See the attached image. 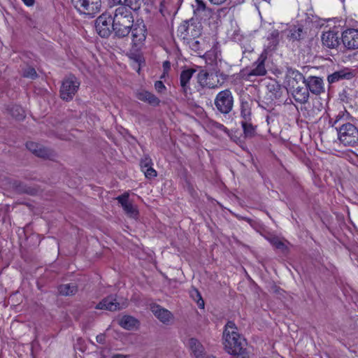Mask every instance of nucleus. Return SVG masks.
<instances>
[{"label":"nucleus","instance_id":"nucleus-29","mask_svg":"<svg viewBox=\"0 0 358 358\" xmlns=\"http://www.w3.org/2000/svg\"><path fill=\"white\" fill-rule=\"evenodd\" d=\"M251 106L248 101H242L241 104V116L243 120L251 121Z\"/></svg>","mask_w":358,"mask_h":358},{"label":"nucleus","instance_id":"nucleus-42","mask_svg":"<svg viewBox=\"0 0 358 358\" xmlns=\"http://www.w3.org/2000/svg\"><path fill=\"white\" fill-rule=\"evenodd\" d=\"M96 341L97 343H101V344H103L105 343V341H106V336L104 334H100L99 335L96 336Z\"/></svg>","mask_w":358,"mask_h":358},{"label":"nucleus","instance_id":"nucleus-19","mask_svg":"<svg viewBox=\"0 0 358 358\" xmlns=\"http://www.w3.org/2000/svg\"><path fill=\"white\" fill-rule=\"evenodd\" d=\"M215 77H217V76L213 75V73H209L206 71H201L197 74V81L199 84L201 86V87H207L209 89H215L216 85H213L207 82L208 80H213Z\"/></svg>","mask_w":358,"mask_h":358},{"label":"nucleus","instance_id":"nucleus-15","mask_svg":"<svg viewBox=\"0 0 358 358\" xmlns=\"http://www.w3.org/2000/svg\"><path fill=\"white\" fill-rule=\"evenodd\" d=\"M265 57L262 55L258 58L257 62L253 64V68L248 73L247 77L251 79L253 76H262L266 73V70L264 65Z\"/></svg>","mask_w":358,"mask_h":358},{"label":"nucleus","instance_id":"nucleus-50","mask_svg":"<svg viewBox=\"0 0 358 358\" xmlns=\"http://www.w3.org/2000/svg\"><path fill=\"white\" fill-rule=\"evenodd\" d=\"M204 358H216V357L214 356H212V355H208V356L204 357Z\"/></svg>","mask_w":358,"mask_h":358},{"label":"nucleus","instance_id":"nucleus-1","mask_svg":"<svg viewBox=\"0 0 358 358\" xmlns=\"http://www.w3.org/2000/svg\"><path fill=\"white\" fill-rule=\"evenodd\" d=\"M224 345L225 350L231 355L241 356L242 358H249L247 352V342L237 331L234 322L229 321L223 332Z\"/></svg>","mask_w":358,"mask_h":358},{"label":"nucleus","instance_id":"nucleus-25","mask_svg":"<svg viewBox=\"0 0 358 358\" xmlns=\"http://www.w3.org/2000/svg\"><path fill=\"white\" fill-rule=\"evenodd\" d=\"M58 292L63 296H73L78 292V286L76 283L61 285L58 287Z\"/></svg>","mask_w":358,"mask_h":358},{"label":"nucleus","instance_id":"nucleus-36","mask_svg":"<svg viewBox=\"0 0 358 358\" xmlns=\"http://www.w3.org/2000/svg\"><path fill=\"white\" fill-rule=\"evenodd\" d=\"M23 76L26 78H29L31 79H35L37 78V73L33 67L29 66L26 68L23 71Z\"/></svg>","mask_w":358,"mask_h":358},{"label":"nucleus","instance_id":"nucleus-9","mask_svg":"<svg viewBox=\"0 0 358 358\" xmlns=\"http://www.w3.org/2000/svg\"><path fill=\"white\" fill-rule=\"evenodd\" d=\"M113 16L108 13L101 14L95 21V28L98 34L102 38L110 36L112 27Z\"/></svg>","mask_w":358,"mask_h":358},{"label":"nucleus","instance_id":"nucleus-3","mask_svg":"<svg viewBox=\"0 0 358 358\" xmlns=\"http://www.w3.org/2000/svg\"><path fill=\"white\" fill-rule=\"evenodd\" d=\"M234 103V98L229 89L219 92L214 99L215 109L223 115H229L233 110Z\"/></svg>","mask_w":358,"mask_h":358},{"label":"nucleus","instance_id":"nucleus-40","mask_svg":"<svg viewBox=\"0 0 358 358\" xmlns=\"http://www.w3.org/2000/svg\"><path fill=\"white\" fill-rule=\"evenodd\" d=\"M155 90L158 92H160V93L164 92L165 91V90H166V87L164 85L163 82H162L160 80H158V81L155 82Z\"/></svg>","mask_w":358,"mask_h":358},{"label":"nucleus","instance_id":"nucleus-20","mask_svg":"<svg viewBox=\"0 0 358 358\" xmlns=\"http://www.w3.org/2000/svg\"><path fill=\"white\" fill-rule=\"evenodd\" d=\"M152 312L162 322L167 323L172 317V314L166 309L162 308L159 306L152 307Z\"/></svg>","mask_w":358,"mask_h":358},{"label":"nucleus","instance_id":"nucleus-23","mask_svg":"<svg viewBox=\"0 0 358 358\" xmlns=\"http://www.w3.org/2000/svg\"><path fill=\"white\" fill-rule=\"evenodd\" d=\"M188 343L196 358H204L206 357L204 348L197 339L192 338L189 340Z\"/></svg>","mask_w":358,"mask_h":358},{"label":"nucleus","instance_id":"nucleus-6","mask_svg":"<svg viewBox=\"0 0 358 358\" xmlns=\"http://www.w3.org/2000/svg\"><path fill=\"white\" fill-rule=\"evenodd\" d=\"M296 79H301L303 84L308 88L312 94L319 95L324 92L323 80L317 76H309L306 78L302 73H294Z\"/></svg>","mask_w":358,"mask_h":358},{"label":"nucleus","instance_id":"nucleus-26","mask_svg":"<svg viewBox=\"0 0 358 358\" xmlns=\"http://www.w3.org/2000/svg\"><path fill=\"white\" fill-rule=\"evenodd\" d=\"M138 324V320L132 316L124 315L120 322L119 324L124 329L130 330L133 329Z\"/></svg>","mask_w":358,"mask_h":358},{"label":"nucleus","instance_id":"nucleus-34","mask_svg":"<svg viewBox=\"0 0 358 358\" xmlns=\"http://www.w3.org/2000/svg\"><path fill=\"white\" fill-rule=\"evenodd\" d=\"M279 31L278 30H273L271 32L269 36L268 37V40L270 41L271 45L269 48H275L278 43V38H279Z\"/></svg>","mask_w":358,"mask_h":358},{"label":"nucleus","instance_id":"nucleus-27","mask_svg":"<svg viewBox=\"0 0 358 358\" xmlns=\"http://www.w3.org/2000/svg\"><path fill=\"white\" fill-rule=\"evenodd\" d=\"M305 31L301 26H294L289 31L288 37L290 40L300 41L305 37Z\"/></svg>","mask_w":358,"mask_h":358},{"label":"nucleus","instance_id":"nucleus-24","mask_svg":"<svg viewBox=\"0 0 358 358\" xmlns=\"http://www.w3.org/2000/svg\"><path fill=\"white\" fill-rule=\"evenodd\" d=\"M193 30H194V26L192 24H189L187 22H184L178 27L177 31L180 37L186 39L188 36H194L196 35L192 33Z\"/></svg>","mask_w":358,"mask_h":358},{"label":"nucleus","instance_id":"nucleus-37","mask_svg":"<svg viewBox=\"0 0 358 358\" xmlns=\"http://www.w3.org/2000/svg\"><path fill=\"white\" fill-rule=\"evenodd\" d=\"M40 144L36 143L35 142H27L26 143L27 148L33 154H35V152L38 150L39 148H41Z\"/></svg>","mask_w":358,"mask_h":358},{"label":"nucleus","instance_id":"nucleus-5","mask_svg":"<svg viewBox=\"0 0 358 358\" xmlns=\"http://www.w3.org/2000/svg\"><path fill=\"white\" fill-rule=\"evenodd\" d=\"M80 83L74 76L65 78L60 88V97L66 101L71 100L77 92Z\"/></svg>","mask_w":358,"mask_h":358},{"label":"nucleus","instance_id":"nucleus-46","mask_svg":"<svg viewBox=\"0 0 358 358\" xmlns=\"http://www.w3.org/2000/svg\"><path fill=\"white\" fill-rule=\"evenodd\" d=\"M211 3L215 5H221L224 3L227 0H208Z\"/></svg>","mask_w":358,"mask_h":358},{"label":"nucleus","instance_id":"nucleus-13","mask_svg":"<svg viewBox=\"0 0 358 358\" xmlns=\"http://www.w3.org/2000/svg\"><path fill=\"white\" fill-rule=\"evenodd\" d=\"M196 72L194 69H187L183 70L180 75V86L181 92L187 96L191 94L190 80L193 74Z\"/></svg>","mask_w":358,"mask_h":358},{"label":"nucleus","instance_id":"nucleus-8","mask_svg":"<svg viewBox=\"0 0 358 358\" xmlns=\"http://www.w3.org/2000/svg\"><path fill=\"white\" fill-rule=\"evenodd\" d=\"M131 33L134 46L141 48L144 45L147 36V27L143 21L138 20L134 22Z\"/></svg>","mask_w":358,"mask_h":358},{"label":"nucleus","instance_id":"nucleus-17","mask_svg":"<svg viewBox=\"0 0 358 358\" xmlns=\"http://www.w3.org/2000/svg\"><path fill=\"white\" fill-rule=\"evenodd\" d=\"M339 36L337 32L332 31L324 32L322 36V41L324 46L335 48L339 45Z\"/></svg>","mask_w":358,"mask_h":358},{"label":"nucleus","instance_id":"nucleus-33","mask_svg":"<svg viewBox=\"0 0 358 358\" xmlns=\"http://www.w3.org/2000/svg\"><path fill=\"white\" fill-rule=\"evenodd\" d=\"M34 155L38 157L44 159H50L54 156L52 150L45 148L43 145H41V148L37 150Z\"/></svg>","mask_w":358,"mask_h":358},{"label":"nucleus","instance_id":"nucleus-48","mask_svg":"<svg viewBox=\"0 0 358 358\" xmlns=\"http://www.w3.org/2000/svg\"><path fill=\"white\" fill-rule=\"evenodd\" d=\"M22 1L27 6H32L35 2V0H22Z\"/></svg>","mask_w":358,"mask_h":358},{"label":"nucleus","instance_id":"nucleus-30","mask_svg":"<svg viewBox=\"0 0 358 358\" xmlns=\"http://www.w3.org/2000/svg\"><path fill=\"white\" fill-rule=\"evenodd\" d=\"M10 114L16 120H21L25 117L24 110L18 105H13L8 108Z\"/></svg>","mask_w":358,"mask_h":358},{"label":"nucleus","instance_id":"nucleus-22","mask_svg":"<svg viewBox=\"0 0 358 358\" xmlns=\"http://www.w3.org/2000/svg\"><path fill=\"white\" fill-rule=\"evenodd\" d=\"M136 97L145 102H148L152 106L159 105L160 100L153 94L150 92L141 90L136 93Z\"/></svg>","mask_w":358,"mask_h":358},{"label":"nucleus","instance_id":"nucleus-4","mask_svg":"<svg viewBox=\"0 0 358 358\" xmlns=\"http://www.w3.org/2000/svg\"><path fill=\"white\" fill-rule=\"evenodd\" d=\"M74 8L80 13L94 15L100 11L101 0H71Z\"/></svg>","mask_w":358,"mask_h":358},{"label":"nucleus","instance_id":"nucleus-16","mask_svg":"<svg viewBox=\"0 0 358 358\" xmlns=\"http://www.w3.org/2000/svg\"><path fill=\"white\" fill-rule=\"evenodd\" d=\"M292 86L293 88L292 94L294 100L300 103H307L309 99V92L308 88L306 86H298L295 87L293 82L292 83Z\"/></svg>","mask_w":358,"mask_h":358},{"label":"nucleus","instance_id":"nucleus-28","mask_svg":"<svg viewBox=\"0 0 358 358\" xmlns=\"http://www.w3.org/2000/svg\"><path fill=\"white\" fill-rule=\"evenodd\" d=\"M241 126L243 127V134L245 138H252L255 136L256 129L250 121L242 120Z\"/></svg>","mask_w":358,"mask_h":358},{"label":"nucleus","instance_id":"nucleus-43","mask_svg":"<svg viewBox=\"0 0 358 358\" xmlns=\"http://www.w3.org/2000/svg\"><path fill=\"white\" fill-rule=\"evenodd\" d=\"M214 125H215V128H217L221 131H223L225 133L229 132L228 129L225 126H224L222 124L215 122Z\"/></svg>","mask_w":358,"mask_h":358},{"label":"nucleus","instance_id":"nucleus-45","mask_svg":"<svg viewBox=\"0 0 358 358\" xmlns=\"http://www.w3.org/2000/svg\"><path fill=\"white\" fill-rule=\"evenodd\" d=\"M110 358H129V355H122V354H115L111 356Z\"/></svg>","mask_w":358,"mask_h":358},{"label":"nucleus","instance_id":"nucleus-38","mask_svg":"<svg viewBox=\"0 0 358 358\" xmlns=\"http://www.w3.org/2000/svg\"><path fill=\"white\" fill-rule=\"evenodd\" d=\"M152 164V159L148 157H145L141 161V167L142 169V171L151 167Z\"/></svg>","mask_w":358,"mask_h":358},{"label":"nucleus","instance_id":"nucleus-11","mask_svg":"<svg viewBox=\"0 0 358 358\" xmlns=\"http://www.w3.org/2000/svg\"><path fill=\"white\" fill-rule=\"evenodd\" d=\"M352 119L350 114L344 109L340 111L334 117L330 118L329 123L334 127L338 133L340 129L347 125H350L352 123L350 122Z\"/></svg>","mask_w":358,"mask_h":358},{"label":"nucleus","instance_id":"nucleus-12","mask_svg":"<svg viewBox=\"0 0 358 358\" xmlns=\"http://www.w3.org/2000/svg\"><path fill=\"white\" fill-rule=\"evenodd\" d=\"M342 42L343 45L348 50H356L358 48V30L349 29L342 34Z\"/></svg>","mask_w":358,"mask_h":358},{"label":"nucleus","instance_id":"nucleus-39","mask_svg":"<svg viewBox=\"0 0 358 358\" xmlns=\"http://www.w3.org/2000/svg\"><path fill=\"white\" fill-rule=\"evenodd\" d=\"M143 171L147 178H152L157 176V171L152 167L148 168Z\"/></svg>","mask_w":358,"mask_h":358},{"label":"nucleus","instance_id":"nucleus-10","mask_svg":"<svg viewBox=\"0 0 358 358\" xmlns=\"http://www.w3.org/2000/svg\"><path fill=\"white\" fill-rule=\"evenodd\" d=\"M127 306V303L126 302L120 304L117 301L116 295H109L103 299L99 303H97L95 306V308L106 310L109 311H116L125 308Z\"/></svg>","mask_w":358,"mask_h":358},{"label":"nucleus","instance_id":"nucleus-44","mask_svg":"<svg viewBox=\"0 0 358 358\" xmlns=\"http://www.w3.org/2000/svg\"><path fill=\"white\" fill-rule=\"evenodd\" d=\"M196 1H197V4H198L197 9L204 10L206 9L205 3L203 2L202 1H199V0H196Z\"/></svg>","mask_w":358,"mask_h":358},{"label":"nucleus","instance_id":"nucleus-2","mask_svg":"<svg viewBox=\"0 0 358 358\" xmlns=\"http://www.w3.org/2000/svg\"><path fill=\"white\" fill-rule=\"evenodd\" d=\"M131 10L126 6H118L113 12L112 29L119 38L127 36L134 26V16Z\"/></svg>","mask_w":358,"mask_h":358},{"label":"nucleus","instance_id":"nucleus-18","mask_svg":"<svg viewBox=\"0 0 358 358\" xmlns=\"http://www.w3.org/2000/svg\"><path fill=\"white\" fill-rule=\"evenodd\" d=\"M353 77L354 74L352 71L348 68H345L339 71H335L332 74L329 75L328 76V81L329 83H333L340 80H350Z\"/></svg>","mask_w":358,"mask_h":358},{"label":"nucleus","instance_id":"nucleus-41","mask_svg":"<svg viewBox=\"0 0 358 358\" xmlns=\"http://www.w3.org/2000/svg\"><path fill=\"white\" fill-rule=\"evenodd\" d=\"M14 185H15V189L20 192H27V187L24 185H23V184L20 182L15 181L14 182Z\"/></svg>","mask_w":358,"mask_h":358},{"label":"nucleus","instance_id":"nucleus-31","mask_svg":"<svg viewBox=\"0 0 358 358\" xmlns=\"http://www.w3.org/2000/svg\"><path fill=\"white\" fill-rule=\"evenodd\" d=\"M268 240L276 249L280 250L282 252H285L287 250L285 241L281 240L279 237L273 236L268 238Z\"/></svg>","mask_w":358,"mask_h":358},{"label":"nucleus","instance_id":"nucleus-21","mask_svg":"<svg viewBox=\"0 0 358 358\" xmlns=\"http://www.w3.org/2000/svg\"><path fill=\"white\" fill-rule=\"evenodd\" d=\"M113 6H126L134 11H138L141 8V0H110Z\"/></svg>","mask_w":358,"mask_h":358},{"label":"nucleus","instance_id":"nucleus-7","mask_svg":"<svg viewBox=\"0 0 358 358\" xmlns=\"http://www.w3.org/2000/svg\"><path fill=\"white\" fill-rule=\"evenodd\" d=\"M337 134L339 141L345 146H353L358 143V129L353 124L343 127Z\"/></svg>","mask_w":358,"mask_h":358},{"label":"nucleus","instance_id":"nucleus-47","mask_svg":"<svg viewBox=\"0 0 358 358\" xmlns=\"http://www.w3.org/2000/svg\"><path fill=\"white\" fill-rule=\"evenodd\" d=\"M207 82L216 85V88L219 87L221 85V83L218 79H217L216 81H215L214 79L213 80H208Z\"/></svg>","mask_w":358,"mask_h":358},{"label":"nucleus","instance_id":"nucleus-35","mask_svg":"<svg viewBox=\"0 0 358 358\" xmlns=\"http://www.w3.org/2000/svg\"><path fill=\"white\" fill-rule=\"evenodd\" d=\"M189 45L190 48L198 54L203 52V50L201 47L199 41L193 38L189 41Z\"/></svg>","mask_w":358,"mask_h":358},{"label":"nucleus","instance_id":"nucleus-49","mask_svg":"<svg viewBox=\"0 0 358 358\" xmlns=\"http://www.w3.org/2000/svg\"><path fill=\"white\" fill-rule=\"evenodd\" d=\"M170 62L168 61H165L163 63V67L164 69V71H168L170 69Z\"/></svg>","mask_w":358,"mask_h":358},{"label":"nucleus","instance_id":"nucleus-32","mask_svg":"<svg viewBox=\"0 0 358 358\" xmlns=\"http://www.w3.org/2000/svg\"><path fill=\"white\" fill-rule=\"evenodd\" d=\"M191 297L197 303V305L199 308H204V301L203 300L200 292L197 289L192 288L190 292Z\"/></svg>","mask_w":358,"mask_h":358},{"label":"nucleus","instance_id":"nucleus-14","mask_svg":"<svg viewBox=\"0 0 358 358\" xmlns=\"http://www.w3.org/2000/svg\"><path fill=\"white\" fill-rule=\"evenodd\" d=\"M117 200L129 216L134 217L138 215L136 208L129 201V193H124L119 196Z\"/></svg>","mask_w":358,"mask_h":358}]
</instances>
